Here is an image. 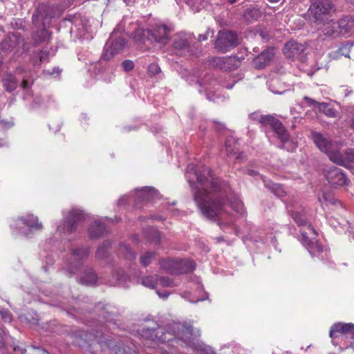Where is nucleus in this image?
<instances>
[{"label": "nucleus", "instance_id": "nucleus-1", "mask_svg": "<svg viewBox=\"0 0 354 354\" xmlns=\"http://www.w3.org/2000/svg\"><path fill=\"white\" fill-rule=\"evenodd\" d=\"M185 175L202 214L217 221L221 226L232 224L234 219L225 209L226 198L231 189L229 185L221 182L209 168L194 162L187 165Z\"/></svg>", "mask_w": 354, "mask_h": 354}, {"label": "nucleus", "instance_id": "nucleus-2", "mask_svg": "<svg viewBox=\"0 0 354 354\" xmlns=\"http://www.w3.org/2000/svg\"><path fill=\"white\" fill-rule=\"evenodd\" d=\"M173 328L177 330L176 334H171L169 331L163 332L153 329H144L142 336L153 341L158 340L160 342H174L182 346H193L192 327L187 324H175Z\"/></svg>", "mask_w": 354, "mask_h": 354}, {"label": "nucleus", "instance_id": "nucleus-3", "mask_svg": "<svg viewBox=\"0 0 354 354\" xmlns=\"http://www.w3.org/2000/svg\"><path fill=\"white\" fill-rule=\"evenodd\" d=\"M56 8L54 6L45 3H41L38 6L35 13L32 15V21L34 24L40 30H37L33 37L35 44L38 46L46 41L50 36V33L45 28L49 25L50 19L55 16Z\"/></svg>", "mask_w": 354, "mask_h": 354}, {"label": "nucleus", "instance_id": "nucleus-4", "mask_svg": "<svg viewBox=\"0 0 354 354\" xmlns=\"http://www.w3.org/2000/svg\"><path fill=\"white\" fill-rule=\"evenodd\" d=\"M29 50V45L19 33L6 36L0 44V55L5 57L10 53H23Z\"/></svg>", "mask_w": 354, "mask_h": 354}, {"label": "nucleus", "instance_id": "nucleus-5", "mask_svg": "<svg viewBox=\"0 0 354 354\" xmlns=\"http://www.w3.org/2000/svg\"><path fill=\"white\" fill-rule=\"evenodd\" d=\"M308 231H301V242L312 257H319L323 252L322 246L316 239V232L312 225H308Z\"/></svg>", "mask_w": 354, "mask_h": 354}, {"label": "nucleus", "instance_id": "nucleus-6", "mask_svg": "<svg viewBox=\"0 0 354 354\" xmlns=\"http://www.w3.org/2000/svg\"><path fill=\"white\" fill-rule=\"evenodd\" d=\"M257 120L262 124L270 125L281 142H286L288 140V132L285 129L281 122L274 116L270 115H261L257 118Z\"/></svg>", "mask_w": 354, "mask_h": 354}, {"label": "nucleus", "instance_id": "nucleus-7", "mask_svg": "<svg viewBox=\"0 0 354 354\" xmlns=\"http://www.w3.org/2000/svg\"><path fill=\"white\" fill-rule=\"evenodd\" d=\"M238 44L237 35L232 31H219L215 41V48L220 52L225 53Z\"/></svg>", "mask_w": 354, "mask_h": 354}, {"label": "nucleus", "instance_id": "nucleus-8", "mask_svg": "<svg viewBox=\"0 0 354 354\" xmlns=\"http://www.w3.org/2000/svg\"><path fill=\"white\" fill-rule=\"evenodd\" d=\"M332 9L330 0H311L308 14L313 16L315 21L321 20L323 15L328 14Z\"/></svg>", "mask_w": 354, "mask_h": 354}, {"label": "nucleus", "instance_id": "nucleus-9", "mask_svg": "<svg viewBox=\"0 0 354 354\" xmlns=\"http://www.w3.org/2000/svg\"><path fill=\"white\" fill-rule=\"evenodd\" d=\"M313 140L316 146L322 152L328 155H338L339 151L337 150V144L332 143L326 137L318 132L312 133Z\"/></svg>", "mask_w": 354, "mask_h": 354}, {"label": "nucleus", "instance_id": "nucleus-10", "mask_svg": "<svg viewBox=\"0 0 354 354\" xmlns=\"http://www.w3.org/2000/svg\"><path fill=\"white\" fill-rule=\"evenodd\" d=\"M325 176L328 183L335 187L347 186L351 182L345 173L337 167L328 169L325 174Z\"/></svg>", "mask_w": 354, "mask_h": 354}, {"label": "nucleus", "instance_id": "nucleus-11", "mask_svg": "<svg viewBox=\"0 0 354 354\" xmlns=\"http://www.w3.org/2000/svg\"><path fill=\"white\" fill-rule=\"evenodd\" d=\"M150 40L153 39L156 42L165 45L169 40L170 33L169 28L165 24L156 25L153 28L149 29Z\"/></svg>", "mask_w": 354, "mask_h": 354}, {"label": "nucleus", "instance_id": "nucleus-12", "mask_svg": "<svg viewBox=\"0 0 354 354\" xmlns=\"http://www.w3.org/2000/svg\"><path fill=\"white\" fill-rule=\"evenodd\" d=\"M84 218L81 210L72 209L64 221L63 230L68 232H73L77 227L79 222Z\"/></svg>", "mask_w": 354, "mask_h": 354}, {"label": "nucleus", "instance_id": "nucleus-13", "mask_svg": "<svg viewBox=\"0 0 354 354\" xmlns=\"http://www.w3.org/2000/svg\"><path fill=\"white\" fill-rule=\"evenodd\" d=\"M274 56V48H268L254 58L253 64L257 69L263 68L271 62Z\"/></svg>", "mask_w": 354, "mask_h": 354}, {"label": "nucleus", "instance_id": "nucleus-14", "mask_svg": "<svg viewBox=\"0 0 354 354\" xmlns=\"http://www.w3.org/2000/svg\"><path fill=\"white\" fill-rule=\"evenodd\" d=\"M338 333L351 334L354 336V324L338 323L333 325L330 330V337H336Z\"/></svg>", "mask_w": 354, "mask_h": 354}, {"label": "nucleus", "instance_id": "nucleus-15", "mask_svg": "<svg viewBox=\"0 0 354 354\" xmlns=\"http://www.w3.org/2000/svg\"><path fill=\"white\" fill-rule=\"evenodd\" d=\"M179 260L162 259L160 262V268L169 273L173 274H180Z\"/></svg>", "mask_w": 354, "mask_h": 354}, {"label": "nucleus", "instance_id": "nucleus-16", "mask_svg": "<svg viewBox=\"0 0 354 354\" xmlns=\"http://www.w3.org/2000/svg\"><path fill=\"white\" fill-rule=\"evenodd\" d=\"M157 194V191L151 187H145L136 190V197L142 201L153 200Z\"/></svg>", "mask_w": 354, "mask_h": 354}, {"label": "nucleus", "instance_id": "nucleus-17", "mask_svg": "<svg viewBox=\"0 0 354 354\" xmlns=\"http://www.w3.org/2000/svg\"><path fill=\"white\" fill-rule=\"evenodd\" d=\"M89 251L87 248H77L74 250L72 253L71 264L75 263L77 266H80L88 257Z\"/></svg>", "mask_w": 354, "mask_h": 354}, {"label": "nucleus", "instance_id": "nucleus-18", "mask_svg": "<svg viewBox=\"0 0 354 354\" xmlns=\"http://www.w3.org/2000/svg\"><path fill=\"white\" fill-rule=\"evenodd\" d=\"M290 212L292 218L299 226H307V227H308V225H311L304 210L299 212L290 209ZM305 231L308 232V228H306Z\"/></svg>", "mask_w": 354, "mask_h": 354}, {"label": "nucleus", "instance_id": "nucleus-19", "mask_svg": "<svg viewBox=\"0 0 354 354\" xmlns=\"http://www.w3.org/2000/svg\"><path fill=\"white\" fill-rule=\"evenodd\" d=\"M330 160L349 169H354V156H329Z\"/></svg>", "mask_w": 354, "mask_h": 354}, {"label": "nucleus", "instance_id": "nucleus-20", "mask_svg": "<svg viewBox=\"0 0 354 354\" xmlns=\"http://www.w3.org/2000/svg\"><path fill=\"white\" fill-rule=\"evenodd\" d=\"M304 50V46L301 44H299L294 41H290L287 42L283 48L284 53L287 55L288 57H293L299 53V51H303Z\"/></svg>", "mask_w": 354, "mask_h": 354}, {"label": "nucleus", "instance_id": "nucleus-21", "mask_svg": "<svg viewBox=\"0 0 354 354\" xmlns=\"http://www.w3.org/2000/svg\"><path fill=\"white\" fill-rule=\"evenodd\" d=\"M106 231V227L103 223L96 221L92 223L88 229L91 238H97L102 236Z\"/></svg>", "mask_w": 354, "mask_h": 354}, {"label": "nucleus", "instance_id": "nucleus-22", "mask_svg": "<svg viewBox=\"0 0 354 354\" xmlns=\"http://www.w3.org/2000/svg\"><path fill=\"white\" fill-rule=\"evenodd\" d=\"M238 146V141L234 137L229 136L226 138L225 147L228 155H240Z\"/></svg>", "mask_w": 354, "mask_h": 354}, {"label": "nucleus", "instance_id": "nucleus-23", "mask_svg": "<svg viewBox=\"0 0 354 354\" xmlns=\"http://www.w3.org/2000/svg\"><path fill=\"white\" fill-rule=\"evenodd\" d=\"M192 38L187 35H177L174 40L173 46L178 50H189Z\"/></svg>", "mask_w": 354, "mask_h": 354}, {"label": "nucleus", "instance_id": "nucleus-24", "mask_svg": "<svg viewBox=\"0 0 354 354\" xmlns=\"http://www.w3.org/2000/svg\"><path fill=\"white\" fill-rule=\"evenodd\" d=\"M21 220L24 225L30 229L38 230L42 228V224L39 222L38 218L32 214L21 218Z\"/></svg>", "mask_w": 354, "mask_h": 354}, {"label": "nucleus", "instance_id": "nucleus-25", "mask_svg": "<svg viewBox=\"0 0 354 354\" xmlns=\"http://www.w3.org/2000/svg\"><path fill=\"white\" fill-rule=\"evenodd\" d=\"M3 85L7 91L12 92L17 87L18 81L12 75L7 74L3 80Z\"/></svg>", "mask_w": 354, "mask_h": 354}, {"label": "nucleus", "instance_id": "nucleus-26", "mask_svg": "<svg viewBox=\"0 0 354 354\" xmlns=\"http://www.w3.org/2000/svg\"><path fill=\"white\" fill-rule=\"evenodd\" d=\"M149 29L137 28L131 34L133 38L137 41L144 42L146 39L149 40Z\"/></svg>", "mask_w": 354, "mask_h": 354}, {"label": "nucleus", "instance_id": "nucleus-27", "mask_svg": "<svg viewBox=\"0 0 354 354\" xmlns=\"http://www.w3.org/2000/svg\"><path fill=\"white\" fill-rule=\"evenodd\" d=\"M125 45V40L123 38L118 37L115 39L109 40L106 44L108 47L113 50L115 54L123 49Z\"/></svg>", "mask_w": 354, "mask_h": 354}, {"label": "nucleus", "instance_id": "nucleus-28", "mask_svg": "<svg viewBox=\"0 0 354 354\" xmlns=\"http://www.w3.org/2000/svg\"><path fill=\"white\" fill-rule=\"evenodd\" d=\"M243 17L247 21L257 20L261 17V12L258 8H248L245 10Z\"/></svg>", "mask_w": 354, "mask_h": 354}, {"label": "nucleus", "instance_id": "nucleus-29", "mask_svg": "<svg viewBox=\"0 0 354 354\" xmlns=\"http://www.w3.org/2000/svg\"><path fill=\"white\" fill-rule=\"evenodd\" d=\"M180 274L191 272L195 269V263L192 260H179Z\"/></svg>", "mask_w": 354, "mask_h": 354}, {"label": "nucleus", "instance_id": "nucleus-30", "mask_svg": "<svg viewBox=\"0 0 354 354\" xmlns=\"http://www.w3.org/2000/svg\"><path fill=\"white\" fill-rule=\"evenodd\" d=\"M340 28L344 29L346 32H354V17H347L340 21Z\"/></svg>", "mask_w": 354, "mask_h": 354}, {"label": "nucleus", "instance_id": "nucleus-31", "mask_svg": "<svg viewBox=\"0 0 354 354\" xmlns=\"http://www.w3.org/2000/svg\"><path fill=\"white\" fill-rule=\"evenodd\" d=\"M145 233L146 237L151 242H154L156 244L160 243V233L157 230L153 227H149V229L145 230Z\"/></svg>", "mask_w": 354, "mask_h": 354}, {"label": "nucleus", "instance_id": "nucleus-32", "mask_svg": "<svg viewBox=\"0 0 354 354\" xmlns=\"http://www.w3.org/2000/svg\"><path fill=\"white\" fill-rule=\"evenodd\" d=\"M322 205H335L337 203H339L337 199H335L331 194L328 193H323L322 197L319 198Z\"/></svg>", "mask_w": 354, "mask_h": 354}, {"label": "nucleus", "instance_id": "nucleus-33", "mask_svg": "<svg viewBox=\"0 0 354 354\" xmlns=\"http://www.w3.org/2000/svg\"><path fill=\"white\" fill-rule=\"evenodd\" d=\"M318 109L322 111L326 115L331 118L336 117V111L328 103L322 102L318 104Z\"/></svg>", "mask_w": 354, "mask_h": 354}, {"label": "nucleus", "instance_id": "nucleus-34", "mask_svg": "<svg viewBox=\"0 0 354 354\" xmlns=\"http://www.w3.org/2000/svg\"><path fill=\"white\" fill-rule=\"evenodd\" d=\"M157 286H161L162 287H174L176 286L175 282L167 277H160L156 275Z\"/></svg>", "mask_w": 354, "mask_h": 354}, {"label": "nucleus", "instance_id": "nucleus-35", "mask_svg": "<svg viewBox=\"0 0 354 354\" xmlns=\"http://www.w3.org/2000/svg\"><path fill=\"white\" fill-rule=\"evenodd\" d=\"M141 283L149 288L155 289L157 288L156 275L147 276L142 279Z\"/></svg>", "mask_w": 354, "mask_h": 354}, {"label": "nucleus", "instance_id": "nucleus-36", "mask_svg": "<svg viewBox=\"0 0 354 354\" xmlns=\"http://www.w3.org/2000/svg\"><path fill=\"white\" fill-rule=\"evenodd\" d=\"M97 277L93 272H89L86 274L85 276L82 277L81 283L85 285H93L95 284L97 281Z\"/></svg>", "mask_w": 354, "mask_h": 354}, {"label": "nucleus", "instance_id": "nucleus-37", "mask_svg": "<svg viewBox=\"0 0 354 354\" xmlns=\"http://www.w3.org/2000/svg\"><path fill=\"white\" fill-rule=\"evenodd\" d=\"M120 252H122L127 259H134L136 258L135 253L125 244L120 245Z\"/></svg>", "mask_w": 354, "mask_h": 354}, {"label": "nucleus", "instance_id": "nucleus-38", "mask_svg": "<svg viewBox=\"0 0 354 354\" xmlns=\"http://www.w3.org/2000/svg\"><path fill=\"white\" fill-rule=\"evenodd\" d=\"M155 257L153 252H147L140 257L141 264L146 267L151 262L152 259Z\"/></svg>", "mask_w": 354, "mask_h": 354}, {"label": "nucleus", "instance_id": "nucleus-39", "mask_svg": "<svg viewBox=\"0 0 354 354\" xmlns=\"http://www.w3.org/2000/svg\"><path fill=\"white\" fill-rule=\"evenodd\" d=\"M109 246V242H106L102 245L100 246L96 252L97 257L99 259H104L106 256Z\"/></svg>", "mask_w": 354, "mask_h": 354}, {"label": "nucleus", "instance_id": "nucleus-40", "mask_svg": "<svg viewBox=\"0 0 354 354\" xmlns=\"http://www.w3.org/2000/svg\"><path fill=\"white\" fill-rule=\"evenodd\" d=\"M110 50L111 49L108 47V46H105L104 52L101 55L100 61H109L115 55L113 50Z\"/></svg>", "mask_w": 354, "mask_h": 354}, {"label": "nucleus", "instance_id": "nucleus-41", "mask_svg": "<svg viewBox=\"0 0 354 354\" xmlns=\"http://www.w3.org/2000/svg\"><path fill=\"white\" fill-rule=\"evenodd\" d=\"M148 73L151 76H155L156 75H159L161 72L160 66L155 63H152L149 64L148 66Z\"/></svg>", "mask_w": 354, "mask_h": 354}, {"label": "nucleus", "instance_id": "nucleus-42", "mask_svg": "<svg viewBox=\"0 0 354 354\" xmlns=\"http://www.w3.org/2000/svg\"><path fill=\"white\" fill-rule=\"evenodd\" d=\"M0 314L4 322H10L12 321V314L9 310L3 308H0Z\"/></svg>", "mask_w": 354, "mask_h": 354}, {"label": "nucleus", "instance_id": "nucleus-43", "mask_svg": "<svg viewBox=\"0 0 354 354\" xmlns=\"http://www.w3.org/2000/svg\"><path fill=\"white\" fill-rule=\"evenodd\" d=\"M134 63L130 59H125L122 62V67L126 72L131 71L134 68Z\"/></svg>", "mask_w": 354, "mask_h": 354}, {"label": "nucleus", "instance_id": "nucleus-44", "mask_svg": "<svg viewBox=\"0 0 354 354\" xmlns=\"http://www.w3.org/2000/svg\"><path fill=\"white\" fill-rule=\"evenodd\" d=\"M232 208L239 214L244 213L243 204L241 201H237L234 204H231Z\"/></svg>", "mask_w": 354, "mask_h": 354}, {"label": "nucleus", "instance_id": "nucleus-45", "mask_svg": "<svg viewBox=\"0 0 354 354\" xmlns=\"http://www.w3.org/2000/svg\"><path fill=\"white\" fill-rule=\"evenodd\" d=\"M304 100L306 102L307 105L309 106L317 107L318 108V104H320V103L317 102L315 100H313L312 98H310V97H308L307 96H305L304 97Z\"/></svg>", "mask_w": 354, "mask_h": 354}, {"label": "nucleus", "instance_id": "nucleus-46", "mask_svg": "<svg viewBox=\"0 0 354 354\" xmlns=\"http://www.w3.org/2000/svg\"><path fill=\"white\" fill-rule=\"evenodd\" d=\"M7 335L4 330L0 328V348H3L5 346Z\"/></svg>", "mask_w": 354, "mask_h": 354}, {"label": "nucleus", "instance_id": "nucleus-47", "mask_svg": "<svg viewBox=\"0 0 354 354\" xmlns=\"http://www.w3.org/2000/svg\"><path fill=\"white\" fill-rule=\"evenodd\" d=\"M214 129L218 132H223L226 130V127L224 124L214 121Z\"/></svg>", "mask_w": 354, "mask_h": 354}, {"label": "nucleus", "instance_id": "nucleus-48", "mask_svg": "<svg viewBox=\"0 0 354 354\" xmlns=\"http://www.w3.org/2000/svg\"><path fill=\"white\" fill-rule=\"evenodd\" d=\"M213 34V32H212L209 29L207 30V31L205 32V34H201V35H198V40L199 41H206L208 38V35L209 34Z\"/></svg>", "mask_w": 354, "mask_h": 354}, {"label": "nucleus", "instance_id": "nucleus-49", "mask_svg": "<svg viewBox=\"0 0 354 354\" xmlns=\"http://www.w3.org/2000/svg\"><path fill=\"white\" fill-rule=\"evenodd\" d=\"M49 53L48 51L42 50L39 53V59L41 62H46L48 59Z\"/></svg>", "mask_w": 354, "mask_h": 354}, {"label": "nucleus", "instance_id": "nucleus-50", "mask_svg": "<svg viewBox=\"0 0 354 354\" xmlns=\"http://www.w3.org/2000/svg\"><path fill=\"white\" fill-rule=\"evenodd\" d=\"M259 36L263 41H268L270 38V34L266 30H261L259 32Z\"/></svg>", "mask_w": 354, "mask_h": 354}, {"label": "nucleus", "instance_id": "nucleus-51", "mask_svg": "<svg viewBox=\"0 0 354 354\" xmlns=\"http://www.w3.org/2000/svg\"><path fill=\"white\" fill-rule=\"evenodd\" d=\"M24 351L25 350L24 348H21L18 346L13 347V354H24Z\"/></svg>", "mask_w": 354, "mask_h": 354}, {"label": "nucleus", "instance_id": "nucleus-52", "mask_svg": "<svg viewBox=\"0 0 354 354\" xmlns=\"http://www.w3.org/2000/svg\"><path fill=\"white\" fill-rule=\"evenodd\" d=\"M274 186L276 187V189L273 187V190L274 192V193L279 196H282L281 192H283L282 191H281V187H279V185H274Z\"/></svg>", "mask_w": 354, "mask_h": 354}, {"label": "nucleus", "instance_id": "nucleus-53", "mask_svg": "<svg viewBox=\"0 0 354 354\" xmlns=\"http://www.w3.org/2000/svg\"><path fill=\"white\" fill-rule=\"evenodd\" d=\"M21 86L24 89H26L28 88V80H23L22 81V84H21Z\"/></svg>", "mask_w": 354, "mask_h": 354}, {"label": "nucleus", "instance_id": "nucleus-54", "mask_svg": "<svg viewBox=\"0 0 354 354\" xmlns=\"http://www.w3.org/2000/svg\"><path fill=\"white\" fill-rule=\"evenodd\" d=\"M157 293L158 295H159L160 297H162V298H167L169 295V293L168 292H160L159 291H157Z\"/></svg>", "mask_w": 354, "mask_h": 354}, {"label": "nucleus", "instance_id": "nucleus-55", "mask_svg": "<svg viewBox=\"0 0 354 354\" xmlns=\"http://www.w3.org/2000/svg\"><path fill=\"white\" fill-rule=\"evenodd\" d=\"M8 145V143L3 139L0 138V147H6Z\"/></svg>", "mask_w": 354, "mask_h": 354}, {"label": "nucleus", "instance_id": "nucleus-56", "mask_svg": "<svg viewBox=\"0 0 354 354\" xmlns=\"http://www.w3.org/2000/svg\"><path fill=\"white\" fill-rule=\"evenodd\" d=\"M248 174L252 176L256 175V172L252 170H248Z\"/></svg>", "mask_w": 354, "mask_h": 354}, {"label": "nucleus", "instance_id": "nucleus-57", "mask_svg": "<svg viewBox=\"0 0 354 354\" xmlns=\"http://www.w3.org/2000/svg\"><path fill=\"white\" fill-rule=\"evenodd\" d=\"M69 270H70V272H71V273H75V270L73 269L72 268V266L69 268Z\"/></svg>", "mask_w": 354, "mask_h": 354}, {"label": "nucleus", "instance_id": "nucleus-58", "mask_svg": "<svg viewBox=\"0 0 354 354\" xmlns=\"http://www.w3.org/2000/svg\"><path fill=\"white\" fill-rule=\"evenodd\" d=\"M268 1L270 2H272V3H277L279 2L280 0H268Z\"/></svg>", "mask_w": 354, "mask_h": 354}, {"label": "nucleus", "instance_id": "nucleus-59", "mask_svg": "<svg viewBox=\"0 0 354 354\" xmlns=\"http://www.w3.org/2000/svg\"><path fill=\"white\" fill-rule=\"evenodd\" d=\"M351 127H352V128L354 129V117L353 118V119L351 120Z\"/></svg>", "mask_w": 354, "mask_h": 354}, {"label": "nucleus", "instance_id": "nucleus-60", "mask_svg": "<svg viewBox=\"0 0 354 354\" xmlns=\"http://www.w3.org/2000/svg\"><path fill=\"white\" fill-rule=\"evenodd\" d=\"M236 1V0H228V2L231 4L234 3Z\"/></svg>", "mask_w": 354, "mask_h": 354}, {"label": "nucleus", "instance_id": "nucleus-61", "mask_svg": "<svg viewBox=\"0 0 354 354\" xmlns=\"http://www.w3.org/2000/svg\"><path fill=\"white\" fill-rule=\"evenodd\" d=\"M44 353L49 354L48 352H46L45 351H43Z\"/></svg>", "mask_w": 354, "mask_h": 354}]
</instances>
